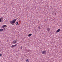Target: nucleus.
I'll return each instance as SVG.
<instances>
[{
	"mask_svg": "<svg viewBox=\"0 0 62 62\" xmlns=\"http://www.w3.org/2000/svg\"><path fill=\"white\" fill-rule=\"evenodd\" d=\"M16 20H17L16 19H15L13 20L10 21V23L11 24L14 25V23H15L16 21Z\"/></svg>",
	"mask_w": 62,
	"mask_h": 62,
	"instance_id": "f257e3e1",
	"label": "nucleus"
},
{
	"mask_svg": "<svg viewBox=\"0 0 62 62\" xmlns=\"http://www.w3.org/2000/svg\"><path fill=\"white\" fill-rule=\"evenodd\" d=\"M46 54V52L45 51H43L42 52V54Z\"/></svg>",
	"mask_w": 62,
	"mask_h": 62,
	"instance_id": "f03ea898",
	"label": "nucleus"
},
{
	"mask_svg": "<svg viewBox=\"0 0 62 62\" xmlns=\"http://www.w3.org/2000/svg\"><path fill=\"white\" fill-rule=\"evenodd\" d=\"M7 25H3V26H2V27H1L2 28H3L4 27H7Z\"/></svg>",
	"mask_w": 62,
	"mask_h": 62,
	"instance_id": "7ed1b4c3",
	"label": "nucleus"
},
{
	"mask_svg": "<svg viewBox=\"0 0 62 62\" xmlns=\"http://www.w3.org/2000/svg\"><path fill=\"white\" fill-rule=\"evenodd\" d=\"M50 28H47L46 30H47V31H48V32H50Z\"/></svg>",
	"mask_w": 62,
	"mask_h": 62,
	"instance_id": "20e7f679",
	"label": "nucleus"
},
{
	"mask_svg": "<svg viewBox=\"0 0 62 62\" xmlns=\"http://www.w3.org/2000/svg\"><path fill=\"white\" fill-rule=\"evenodd\" d=\"M60 31V29H58L56 31L57 33H58V32H59Z\"/></svg>",
	"mask_w": 62,
	"mask_h": 62,
	"instance_id": "39448f33",
	"label": "nucleus"
},
{
	"mask_svg": "<svg viewBox=\"0 0 62 62\" xmlns=\"http://www.w3.org/2000/svg\"><path fill=\"white\" fill-rule=\"evenodd\" d=\"M4 31V30L3 29H0V32H2Z\"/></svg>",
	"mask_w": 62,
	"mask_h": 62,
	"instance_id": "423d86ee",
	"label": "nucleus"
},
{
	"mask_svg": "<svg viewBox=\"0 0 62 62\" xmlns=\"http://www.w3.org/2000/svg\"><path fill=\"white\" fill-rule=\"evenodd\" d=\"M16 24L17 25H19V24H18V22H16Z\"/></svg>",
	"mask_w": 62,
	"mask_h": 62,
	"instance_id": "0eeeda50",
	"label": "nucleus"
},
{
	"mask_svg": "<svg viewBox=\"0 0 62 62\" xmlns=\"http://www.w3.org/2000/svg\"><path fill=\"white\" fill-rule=\"evenodd\" d=\"M32 34H29V35H28V37H30V36H32Z\"/></svg>",
	"mask_w": 62,
	"mask_h": 62,
	"instance_id": "6e6552de",
	"label": "nucleus"
},
{
	"mask_svg": "<svg viewBox=\"0 0 62 62\" xmlns=\"http://www.w3.org/2000/svg\"><path fill=\"white\" fill-rule=\"evenodd\" d=\"M29 60H28V59L26 61V62H29Z\"/></svg>",
	"mask_w": 62,
	"mask_h": 62,
	"instance_id": "1a4fd4ad",
	"label": "nucleus"
},
{
	"mask_svg": "<svg viewBox=\"0 0 62 62\" xmlns=\"http://www.w3.org/2000/svg\"><path fill=\"white\" fill-rule=\"evenodd\" d=\"M13 47H14V45H13L12 46H11V48H13Z\"/></svg>",
	"mask_w": 62,
	"mask_h": 62,
	"instance_id": "9d476101",
	"label": "nucleus"
},
{
	"mask_svg": "<svg viewBox=\"0 0 62 62\" xmlns=\"http://www.w3.org/2000/svg\"><path fill=\"white\" fill-rule=\"evenodd\" d=\"M2 56V54H0V56Z\"/></svg>",
	"mask_w": 62,
	"mask_h": 62,
	"instance_id": "9b49d317",
	"label": "nucleus"
},
{
	"mask_svg": "<svg viewBox=\"0 0 62 62\" xmlns=\"http://www.w3.org/2000/svg\"><path fill=\"white\" fill-rule=\"evenodd\" d=\"M0 19H1V20H3V17H1L0 18Z\"/></svg>",
	"mask_w": 62,
	"mask_h": 62,
	"instance_id": "f8f14e48",
	"label": "nucleus"
},
{
	"mask_svg": "<svg viewBox=\"0 0 62 62\" xmlns=\"http://www.w3.org/2000/svg\"><path fill=\"white\" fill-rule=\"evenodd\" d=\"M1 21H2V20H1V19H0V23L1 22Z\"/></svg>",
	"mask_w": 62,
	"mask_h": 62,
	"instance_id": "ddd939ff",
	"label": "nucleus"
},
{
	"mask_svg": "<svg viewBox=\"0 0 62 62\" xmlns=\"http://www.w3.org/2000/svg\"><path fill=\"white\" fill-rule=\"evenodd\" d=\"M54 14H55V15H56V13L55 12L54 13Z\"/></svg>",
	"mask_w": 62,
	"mask_h": 62,
	"instance_id": "4468645a",
	"label": "nucleus"
},
{
	"mask_svg": "<svg viewBox=\"0 0 62 62\" xmlns=\"http://www.w3.org/2000/svg\"><path fill=\"white\" fill-rule=\"evenodd\" d=\"M39 29H41L40 28V27H38Z\"/></svg>",
	"mask_w": 62,
	"mask_h": 62,
	"instance_id": "2eb2a0df",
	"label": "nucleus"
},
{
	"mask_svg": "<svg viewBox=\"0 0 62 62\" xmlns=\"http://www.w3.org/2000/svg\"><path fill=\"white\" fill-rule=\"evenodd\" d=\"M14 47H15L16 46V45H14Z\"/></svg>",
	"mask_w": 62,
	"mask_h": 62,
	"instance_id": "dca6fc26",
	"label": "nucleus"
},
{
	"mask_svg": "<svg viewBox=\"0 0 62 62\" xmlns=\"http://www.w3.org/2000/svg\"><path fill=\"white\" fill-rule=\"evenodd\" d=\"M15 43H17V41H15Z\"/></svg>",
	"mask_w": 62,
	"mask_h": 62,
	"instance_id": "f3484780",
	"label": "nucleus"
},
{
	"mask_svg": "<svg viewBox=\"0 0 62 62\" xmlns=\"http://www.w3.org/2000/svg\"><path fill=\"white\" fill-rule=\"evenodd\" d=\"M13 44H15V42H13Z\"/></svg>",
	"mask_w": 62,
	"mask_h": 62,
	"instance_id": "a211bd4d",
	"label": "nucleus"
},
{
	"mask_svg": "<svg viewBox=\"0 0 62 62\" xmlns=\"http://www.w3.org/2000/svg\"><path fill=\"white\" fill-rule=\"evenodd\" d=\"M55 47L56 48V46H55Z\"/></svg>",
	"mask_w": 62,
	"mask_h": 62,
	"instance_id": "6ab92c4d",
	"label": "nucleus"
},
{
	"mask_svg": "<svg viewBox=\"0 0 62 62\" xmlns=\"http://www.w3.org/2000/svg\"><path fill=\"white\" fill-rule=\"evenodd\" d=\"M21 49H22V46H21Z\"/></svg>",
	"mask_w": 62,
	"mask_h": 62,
	"instance_id": "aec40b11",
	"label": "nucleus"
},
{
	"mask_svg": "<svg viewBox=\"0 0 62 62\" xmlns=\"http://www.w3.org/2000/svg\"><path fill=\"white\" fill-rule=\"evenodd\" d=\"M16 41H17V40H16Z\"/></svg>",
	"mask_w": 62,
	"mask_h": 62,
	"instance_id": "412c9836",
	"label": "nucleus"
},
{
	"mask_svg": "<svg viewBox=\"0 0 62 62\" xmlns=\"http://www.w3.org/2000/svg\"><path fill=\"white\" fill-rule=\"evenodd\" d=\"M4 30H6V29H5V28H4Z\"/></svg>",
	"mask_w": 62,
	"mask_h": 62,
	"instance_id": "4be33fe9",
	"label": "nucleus"
},
{
	"mask_svg": "<svg viewBox=\"0 0 62 62\" xmlns=\"http://www.w3.org/2000/svg\"><path fill=\"white\" fill-rule=\"evenodd\" d=\"M35 32H37V33H38V32L36 31H35Z\"/></svg>",
	"mask_w": 62,
	"mask_h": 62,
	"instance_id": "5701e85b",
	"label": "nucleus"
},
{
	"mask_svg": "<svg viewBox=\"0 0 62 62\" xmlns=\"http://www.w3.org/2000/svg\"><path fill=\"white\" fill-rule=\"evenodd\" d=\"M15 45H16H16H17V44H16Z\"/></svg>",
	"mask_w": 62,
	"mask_h": 62,
	"instance_id": "b1692460",
	"label": "nucleus"
}]
</instances>
